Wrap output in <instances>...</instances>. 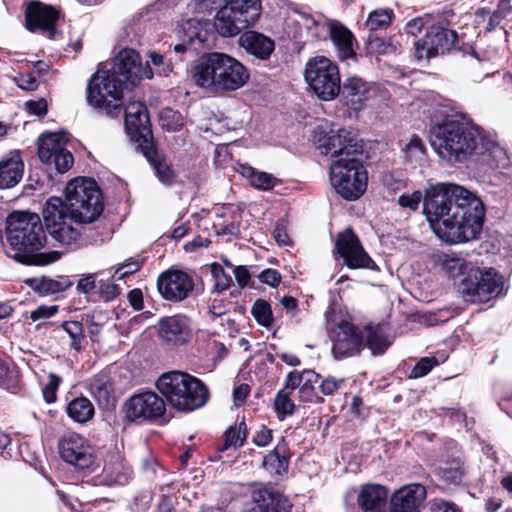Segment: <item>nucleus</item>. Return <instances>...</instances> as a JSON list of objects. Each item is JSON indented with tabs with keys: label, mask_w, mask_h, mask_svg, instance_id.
I'll use <instances>...</instances> for the list:
<instances>
[{
	"label": "nucleus",
	"mask_w": 512,
	"mask_h": 512,
	"mask_svg": "<svg viewBox=\"0 0 512 512\" xmlns=\"http://www.w3.org/2000/svg\"><path fill=\"white\" fill-rule=\"evenodd\" d=\"M502 276L493 268L474 266L458 284V291L466 302L485 303L498 296L503 288Z\"/></svg>",
	"instance_id": "obj_12"
},
{
	"label": "nucleus",
	"mask_w": 512,
	"mask_h": 512,
	"mask_svg": "<svg viewBox=\"0 0 512 512\" xmlns=\"http://www.w3.org/2000/svg\"><path fill=\"white\" fill-rule=\"evenodd\" d=\"M253 502L251 512H290L288 500L268 490L255 491Z\"/></svg>",
	"instance_id": "obj_33"
},
{
	"label": "nucleus",
	"mask_w": 512,
	"mask_h": 512,
	"mask_svg": "<svg viewBox=\"0 0 512 512\" xmlns=\"http://www.w3.org/2000/svg\"><path fill=\"white\" fill-rule=\"evenodd\" d=\"M7 255L25 265L44 266L61 258L59 251H42L46 235L40 217L30 212H13L7 219Z\"/></svg>",
	"instance_id": "obj_4"
},
{
	"label": "nucleus",
	"mask_w": 512,
	"mask_h": 512,
	"mask_svg": "<svg viewBox=\"0 0 512 512\" xmlns=\"http://www.w3.org/2000/svg\"><path fill=\"white\" fill-rule=\"evenodd\" d=\"M182 31L185 35L184 41L194 43L195 40L199 42L206 41V30L203 28V23L199 19L191 18L182 24Z\"/></svg>",
	"instance_id": "obj_43"
},
{
	"label": "nucleus",
	"mask_w": 512,
	"mask_h": 512,
	"mask_svg": "<svg viewBox=\"0 0 512 512\" xmlns=\"http://www.w3.org/2000/svg\"><path fill=\"white\" fill-rule=\"evenodd\" d=\"M287 385L291 390L298 388L299 400L304 403H322L323 398L318 394L320 375L312 370L291 371L287 375Z\"/></svg>",
	"instance_id": "obj_23"
},
{
	"label": "nucleus",
	"mask_w": 512,
	"mask_h": 512,
	"mask_svg": "<svg viewBox=\"0 0 512 512\" xmlns=\"http://www.w3.org/2000/svg\"><path fill=\"white\" fill-rule=\"evenodd\" d=\"M426 489L420 484H410L397 490L391 497L388 512H420Z\"/></svg>",
	"instance_id": "obj_24"
},
{
	"label": "nucleus",
	"mask_w": 512,
	"mask_h": 512,
	"mask_svg": "<svg viewBox=\"0 0 512 512\" xmlns=\"http://www.w3.org/2000/svg\"><path fill=\"white\" fill-rule=\"evenodd\" d=\"M95 289V276L90 274L81 278L77 283V290L81 293L88 294Z\"/></svg>",
	"instance_id": "obj_64"
},
{
	"label": "nucleus",
	"mask_w": 512,
	"mask_h": 512,
	"mask_svg": "<svg viewBox=\"0 0 512 512\" xmlns=\"http://www.w3.org/2000/svg\"><path fill=\"white\" fill-rule=\"evenodd\" d=\"M437 474L448 484H457L462 479V470L458 462L444 463L437 468Z\"/></svg>",
	"instance_id": "obj_46"
},
{
	"label": "nucleus",
	"mask_w": 512,
	"mask_h": 512,
	"mask_svg": "<svg viewBox=\"0 0 512 512\" xmlns=\"http://www.w3.org/2000/svg\"><path fill=\"white\" fill-rule=\"evenodd\" d=\"M430 143L435 153L448 163L464 162L472 156H487L505 164L506 152L474 124L447 117L431 128Z\"/></svg>",
	"instance_id": "obj_2"
},
{
	"label": "nucleus",
	"mask_w": 512,
	"mask_h": 512,
	"mask_svg": "<svg viewBox=\"0 0 512 512\" xmlns=\"http://www.w3.org/2000/svg\"><path fill=\"white\" fill-rule=\"evenodd\" d=\"M456 38L455 31L432 25L427 29L425 36L415 42L414 56L417 60H429L449 51L454 46Z\"/></svg>",
	"instance_id": "obj_16"
},
{
	"label": "nucleus",
	"mask_w": 512,
	"mask_h": 512,
	"mask_svg": "<svg viewBox=\"0 0 512 512\" xmlns=\"http://www.w3.org/2000/svg\"><path fill=\"white\" fill-rule=\"evenodd\" d=\"M319 16H313L306 12L302 11H294L289 18V21L294 23L299 27V30L296 32L295 37L309 39V36L315 29V26L319 22Z\"/></svg>",
	"instance_id": "obj_39"
},
{
	"label": "nucleus",
	"mask_w": 512,
	"mask_h": 512,
	"mask_svg": "<svg viewBox=\"0 0 512 512\" xmlns=\"http://www.w3.org/2000/svg\"><path fill=\"white\" fill-rule=\"evenodd\" d=\"M304 78L313 93L322 101L335 99L341 91L339 68L325 56L308 60Z\"/></svg>",
	"instance_id": "obj_11"
},
{
	"label": "nucleus",
	"mask_w": 512,
	"mask_h": 512,
	"mask_svg": "<svg viewBox=\"0 0 512 512\" xmlns=\"http://www.w3.org/2000/svg\"><path fill=\"white\" fill-rule=\"evenodd\" d=\"M364 346H367L373 355L383 354L390 346L380 326H367L363 329Z\"/></svg>",
	"instance_id": "obj_35"
},
{
	"label": "nucleus",
	"mask_w": 512,
	"mask_h": 512,
	"mask_svg": "<svg viewBox=\"0 0 512 512\" xmlns=\"http://www.w3.org/2000/svg\"><path fill=\"white\" fill-rule=\"evenodd\" d=\"M345 104L354 111H360L371 97L372 86L359 77H350L341 86Z\"/></svg>",
	"instance_id": "obj_26"
},
{
	"label": "nucleus",
	"mask_w": 512,
	"mask_h": 512,
	"mask_svg": "<svg viewBox=\"0 0 512 512\" xmlns=\"http://www.w3.org/2000/svg\"><path fill=\"white\" fill-rule=\"evenodd\" d=\"M159 335L174 345L186 343L190 336L186 319L181 316L162 318L159 321Z\"/></svg>",
	"instance_id": "obj_28"
},
{
	"label": "nucleus",
	"mask_w": 512,
	"mask_h": 512,
	"mask_svg": "<svg viewBox=\"0 0 512 512\" xmlns=\"http://www.w3.org/2000/svg\"><path fill=\"white\" fill-rule=\"evenodd\" d=\"M258 278L262 283L271 287H277L282 279L281 274L277 270L270 268L263 270Z\"/></svg>",
	"instance_id": "obj_60"
},
{
	"label": "nucleus",
	"mask_w": 512,
	"mask_h": 512,
	"mask_svg": "<svg viewBox=\"0 0 512 512\" xmlns=\"http://www.w3.org/2000/svg\"><path fill=\"white\" fill-rule=\"evenodd\" d=\"M24 172V164L19 152H11L0 161V189H8L17 185Z\"/></svg>",
	"instance_id": "obj_29"
},
{
	"label": "nucleus",
	"mask_w": 512,
	"mask_h": 512,
	"mask_svg": "<svg viewBox=\"0 0 512 512\" xmlns=\"http://www.w3.org/2000/svg\"><path fill=\"white\" fill-rule=\"evenodd\" d=\"M61 458L78 469H87L93 465L94 450L89 442L81 435L68 433L58 445Z\"/></svg>",
	"instance_id": "obj_21"
},
{
	"label": "nucleus",
	"mask_w": 512,
	"mask_h": 512,
	"mask_svg": "<svg viewBox=\"0 0 512 512\" xmlns=\"http://www.w3.org/2000/svg\"><path fill=\"white\" fill-rule=\"evenodd\" d=\"M493 13L486 8H480L475 12V23L479 27H483L485 31H492L498 24L490 23Z\"/></svg>",
	"instance_id": "obj_55"
},
{
	"label": "nucleus",
	"mask_w": 512,
	"mask_h": 512,
	"mask_svg": "<svg viewBox=\"0 0 512 512\" xmlns=\"http://www.w3.org/2000/svg\"><path fill=\"white\" fill-rule=\"evenodd\" d=\"M247 437V426L245 422L239 423L237 427H230L225 433V442L220 448V452H224L231 447L237 448L242 446Z\"/></svg>",
	"instance_id": "obj_42"
},
{
	"label": "nucleus",
	"mask_w": 512,
	"mask_h": 512,
	"mask_svg": "<svg viewBox=\"0 0 512 512\" xmlns=\"http://www.w3.org/2000/svg\"><path fill=\"white\" fill-rule=\"evenodd\" d=\"M330 331L333 341L332 353L337 359L356 355L364 347L363 330L348 319L336 321Z\"/></svg>",
	"instance_id": "obj_14"
},
{
	"label": "nucleus",
	"mask_w": 512,
	"mask_h": 512,
	"mask_svg": "<svg viewBox=\"0 0 512 512\" xmlns=\"http://www.w3.org/2000/svg\"><path fill=\"white\" fill-rule=\"evenodd\" d=\"M131 476V467L118 452H113L104 465L101 482L107 486L125 485Z\"/></svg>",
	"instance_id": "obj_27"
},
{
	"label": "nucleus",
	"mask_w": 512,
	"mask_h": 512,
	"mask_svg": "<svg viewBox=\"0 0 512 512\" xmlns=\"http://www.w3.org/2000/svg\"><path fill=\"white\" fill-rule=\"evenodd\" d=\"M65 135L49 133L38 141V156L43 163L53 164L55 169L64 173L73 165V155L65 148Z\"/></svg>",
	"instance_id": "obj_19"
},
{
	"label": "nucleus",
	"mask_w": 512,
	"mask_h": 512,
	"mask_svg": "<svg viewBox=\"0 0 512 512\" xmlns=\"http://www.w3.org/2000/svg\"><path fill=\"white\" fill-rule=\"evenodd\" d=\"M160 295L169 301H182L193 291L192 278L183 271L169 270L163 272L157 281Z\"/></svg>",
	"instance_id": "obj_22"
},
{
	"label": "nucleus",
	"mask_w": 512,
	"mask_h": 512,
	"mask_svg": "<svg viewBox=\"0 0 512 512\" xmlns=\"http://www.w3.org/2000/svg\"><path fill=\"white\" fill-rule=\"evenodd\" d=\"M335 250L350 269H375L376 264L365 251L358 236L351 228L337 234Z\"/></svg>",
	"instance_id": "obj_15"
},
{
	"label": "nucleus",
	"mask_w": 512,
	"mask_h": 512,
	"mask_svg": "<svg viewBox=\"0 0 512 512\" xmlns=\"http://www.w3.org/2000/svg\"><path fill=\"white\" fill-rule=\"evenodd\" d=\"M57 311H58V306H56V305H51V306L41 305L31 312L30 318L33 321L48 319V318L54 316L57 313Z\"/></svg>",
	"instance_id": "obj_59"
},
{
	"label": "nucleus",
	"mask_w": 512,
	"mask_h": 512,
	"mask_svg": "<svg viewBox=\"0 0 512 512\" xmlns=\"http://www.w3.org/2000/svg\"><path fill=\"white\" fill-rule=\"evenodd\" d=\"M224 5L214 17V27L223 37H234L243 30L253 27L262 13L261 0H191L193 10L204 12L214 5Z\"/></svg>",
	"instance_id": "obj_6"
},
{
	"label": "nucleus",
	"mask_w": 512,
	"mask_h": 512,
	"mask_svg": "<svg viewBox=\"0 0 512 512\" xmlns=\"http://www.w3.org/2000/svg\"><path fill=\"white\" fill-rule=\"evenodd\" d=\"M208 348L215 362L222 360L228 353L226 346L215 339L208 343Z\"/></svg>",
	"instance_id": "obj_62"
},
{
	"label": "nucleus",
	"mask_w": 512,
	"mask_h": 512,
	"mask_svg": "<svg viewBox=\"0 0 512 512\" xmlns=\"http://www.w3.org/2000/svg\"><path fill=\"white\" fill-rule=\"evenodd\" d=\"M62 328L71 339L70 347L77 351L80 350L84 338L83 325L78 321H65L62 323Z\"/></svg>",
	"instance_id": "obj_48"
},
{
	"label": "nucleus",
	"mask_w": 512,
	"mask_h": 512,
	"mask_svg": "<svg viewBox=\"0 0 512 512\" xmlns=\"http://www.w3.org/2000/svg\"><path fill=\"white\" fill-rule=\"evenodd\" d=\"M211 272L215 280L214 290L221 292L227 290L230 287L232 282L231 277L225 273L221 265L214 263L212 265Z\"/></svg>",
	"instance_id": "obj_50"
},
{
	"label": "nucleus",
	"mask_w": 512,
	"mask_h": 512,
	"mask_svg": "<svg viewBox=\"0 0 512 512\" xmlns=\"http://www.w3.org/2000/svg\"><path fill=\"white\" fill-rule=\"evenodd\" d=\"M68 416L78 423H86L94 415V406L89 399L78 397L73 399L67 406Z\"/></svg>",
	"instance_id": "obj_37"
},
{
	"label": "nucleus",
	"mask_w": 512,
	"mask_h": 512,
	"mask_svg": "<svg viewBox=\"0 0 512 512\" xmlns=\"http://www.w3.org/2000/svg\"><path fill=\"white\" fill-rule=\"evenodd\" d=\"M124 80L109 70L98 69L87 88L88 103L110 116L121 113Z\"/></svg>",
	"instance_id": "obj_10"
},
{
	"label": "nucleus",
	"mask_w": 512,
	"mask_h": 512,
	"mask_svg": "<svg viewBox=\"0 0 512 512\" xmlns=\"http://www.w3.org/2000/svg\"><path fill=\"white\" fill-rule=\"evenodd\" d=\"M490 23L500 24L503 19L512 13V0H500L497 9L494 10Z\"/></svg>",
	"instance_id": "obj_54"
},
{
	"label": "nucleus",
	"mask_w": 512,
	"mask_h": 512,
	"mask_svg": "<svg viewBox=\"0 0 512 512\" xmlns=\"http://www.w3.org/2000/svg\"><path fill=\"white\" fill-rule=\"evenodd\" d=\"M285 453V445L278 444L270 453L264 457V468L271 474L281 475L285 473L289 464Z\"/></svg>",
	"instance_id": "obj_36"
},
{
	"label": "nucleus",
	"mask_w": 512,
	"mask_h": 512,
	"mask_svg": "<svg viewBox=\"0 0 512 512\" xmlns=\"http://www.w3.org/2000/svg\"><path fill=\"white\" fill-rule=\"evenodd\" d=\"M64 205L76 219L93 222L103 210L101 192L95 180L75 178L68 182Z\"/></svg>",
	"instance_id": "obj_9"
},
{
	"label": "nucleus",
	"mask_w": 512,
	"mask_h": 512,
	"mask_svg": "<svg viewBox=\"0 0 512 512\" xmlns=\"http://www.w3.org/2000/svg\"><path fill=\"white\" fill-rule=\"evenodd\" d=\"M166 404L158 394L143 391L131 396L125 403V415L130 421L154 420L164 415Z\"/></svg>",
	"instance_id": "obj_18"
},
{
	"label": "nucleus",
	"mask_w": 512,
	"mask_h": 512,
	"mask_svg": "<svg viewBox=\"0 0 512 512\" xmlns=\"http://www.w3.org/2000/svg\"><path fill=\"white\" fill-rule=\"evenodd\" d=\"M125 128L131 139L138 144L143 154L150 158L154 152L152 131L146 106L139 101H130L125 109Z\"/></svg>",
	"instance_id": "obj_13"
},
{
	"label": "nucleus",
	"mask_w": 512,
	"mask_h": 512,
	"mask_svg": "<svg viewBox=\"0 0 512 512\" xmlns=\"http://www.w3.org/2000/svg\"><path fill=\"white\" fill-rule=\"evenodd\" d=\"M26 283L31 289L42 296L63 292L72 285L69 279L62 276L58 277L57 279L44 276L40 278H31L28 279Z\"/></svg>",
	"instance_id": "obj_34"
},
{
	"label": "nucleus",
	"mask_w": 512,
	"mask_h": 512,
	"mask_svg": "<svg viewBox=\"0 0 512 512\" xmlns=\"http://www.w3.org/2000/svg\"><path fill=\"white\" fill-rule=\"evenodd\" d=\"M45 227L50 236L62 246L76 249L80 245L82 232L88 221L76 219L65 209L60 197H50L42 210Z\"/></svg>",
	"instance_id": "obj_8"
},
{
	"label": "nucleus",
	"mask_w": 512,
	"mask_h": 512,
	"mask_svg": "<svg viewBox=\"0 0 512 512\" xmlns=\"http://www.w3.org/2000/svg\"><path fill=\"white\" fill-rule=\"evenodd\" d=\"M239 45L255 57L266 60L274 51V42L256 31H247L239 37Z\"/></svg>",
	"instance_id": "obj_30"
},
{
	"label": "nucleus",
	"mask_w": 512,
	"mask_h": 512,
	"mask_svg": "<svg viewBox=\"0 0 512 512\" xmlns=\"http://www.w3.org/2000/svg\"><path fill=\"white\" fill-rule=\"evenodd\" d=\"M328 37L337 48L339 58L344 60L354 56L352 33L339 22L319 16V22L309 39L324 40Z\"/></svg>",
	"instance_id": "obj_20"
},
{
	"label": "nucleus",
	"mask_w": 512,
	"mask_h": 512,
	"mask_svg": "<svg viewBox=\"0 0 512 512\" xmlns=\"http://www.w3.org/2000/svg\"><path fill=\"white\" fill-rule=\"evenodd\" d=\"M90 392L99 402H108L111 387L107 377L105 375H99L93 378L90 383Z\"/></svg>",
	"instance_id": "obj_47"
},
{
	"label": "nucleus",
	"mask_w": 512,
	"mask_h": 512,
	"mask_svg": "<svg viewBox=\"0 0 512 512\" xmlns=\"http://www.w3.org/2000/svg\"><path fill=\"white\" fill-rule=\"evenodd\" d=\"M400 154L403 163L414 169L423 166L427 160L426 146L415 134L401 142Z\"/></svg>",
	"instance_id": "obj_32"
},
{
	"label": "nucleus",
	"mask_w": 512,
	"mask_h": 512,
	"mask_svg": "<svg viewBox=\"0 0 512 512\" xmlns=\"http://www.w3.org/2000/svg\"><path fill=\"white\" fill-rule=\"evenodd\" d=\"M367 50L371 54L383 55L395 53L396 47L392 43L385 41L383 38L370 36L367 43Z\"/></svg>",
	"instance_id": "obj_49"
},
{
	"label": "nucleus",
	"mask_w": 512,
	"mask_h": 512,
	"mask_svg": "<svg viewBox=\"0 0 512 512\" xmlns=\"http://www.w3.org/2000/svg\"><path fill=\"white\" fill-rule=\"evenodd\" d=\"M156 388L168 404L180 412L197 410L209 399V390L202 380L178 370L160 375Z\"/></svg>",
	"instance_id": "obj_7"
},
{
	"label": "nucleus",
	"mask_w": 512,
	"mask_h": 512,
	"mask_svg": "<svg viewBox=\"0 0 512 512\" xmlns=\"http://www.w3.org/2000/svg\"><path fill=\"white\" fill-rule=\"evenodd\" d=\"M442 264L446 272L452 277H465L475 266L466 258L456 254L445 255Z\"/></svg>",
	"instance_id": "obj_40"
},
{
	"label": "nucleus",
	"mask_w": 512,
	"mask_h": 512,
	"mask_svg": "<svg viewBox=\"0 0 512 512\" xmlns=\"http://www.w3.org/2000/svg\"><path fill=\"white\" fill-rule=\"evenodd\" d=\"M345 380L343 378H335L328 376L323 380H319L318 388L325 396H331L343 387Z\"/></svg>",
	"instance_id": "obj_52"
},
{
	"label": "nucleus",
	"mask_w": 512,
	"mask_h": 512,
	"mask_svg": "<svg viewBox=\"0 0 512 512\" xmlns=\"http://www.w3.org/2000/svg\"><path fill=\"white\" fill-rule=\"evenodd\" d=\"M273 439V431L266 426H261L253 435L252 441L258 447H266Z\"/></svg>",
	"instance_id": "obj_58"
},
{
	"label": "nucleus",
	"mask_w": 512,
	"mask_h": 512,
	"mask_svg": "<svg viewBox=\"0 0 512 512\" xmlns=\"http://www.w3.org/2000/svg\"><path fill=\"white\" fill-rule=\"evenodd\" d=\"M241 173L249 178L251 186L258 190H271L279 183V180L272 174L256 171L249 166L243 167Z\"/></svg>",
	"instance_id": "obj_38"
},
{
	"label": "nucleus",
	"mask_w": 512,
	"mask_h": 512,
	"mask_svg": "<svg viewBox=\"0 0 512 512\" xmlns=\"http://www.w3.org/2000/svg\"><path fill=\"white\" fill-rule=\"evenodd\" d=\"M109 71L123 79L126 85L131 86L137 85L143 78L153 77V71L149 65L143 66L139 53L131 48L122 49L116 55Z\"/></svg>",
	"instance_id": "obj_17"
},
{
	"label": "nucleus",
	"mask_w": 512,
	"mask_h": 512,
	"mask_svg": "<svg viewBox=\"0 0 512 512\" xmlns=\"http://www.w3.org/2000/svg\"><path fill=\"white\" fill-rule=\"evenodd\" d=\"M394 18V12L390 8H379L369 13L365 27L369 31H377L388 28Z\"/></svg>",
	"instance_id": "obj_41"
},
{
	"label": "nucleus",
	"mask_w": 512,
	"mask_h": 512,
	"mask_svg": "<svg viewBox=\"0 0 512 512\" xmlns=\"http://www.w3.org/2000/svg\"><path fill=\"white\" fill-rule=\"evenodd\" d=\"M429 20V17L414 18L406 24L405 30L408 34L416 36L427 26Z\"/></svg>",
	"instance_id": "obj_61"
},
{
	"label": "nucleus",
	"mask_w": 512,
	"mask_h": 512,
	"mask_svg": "<svg viewBox=\"0 0 512 512\" xmlns=\"http://www.w3.org/2000/svg\"><path fill=\"white\" fill-rule=\"evenodd\" d=\"M60 384V378L55 374L49 375V381L44 386L42 393L47 403H52L56 399V390Z\"/></svg>",
	"instance_id": "obj_57"
},
{
	"label": "nucleus",
	"mask_w": 512,
	"mask_h": 512,
	"mask_svg": "<svg viewBox=\"0 0 512 512\" xmlns=\"http://www.w3.org/2000/svg\"><path fill=\"white\" fill-rule=\"evenodd\" d=\"M438 365V361L435 357H423L413 367L410 372L411 378H420L427 375L431 369Z\"/></svg>",
	"instance_id": "obj_51"
},
{
	"label": "nucleus",
	"mask_w": 512,
	"mask_h": 512,
	"mask_svg": "<svg viewBox=\"0 0 512 512\" xmlns=\"http://www.w3.org/2000/svg\"><path fill=\"white\" fill-rule=\"evenodd\" d=\"M423 199V213L435 235L447 243H465L482 230L485 208L480 197L454 183L429 185L424 191L401 195L398 204L412 211Z\"/></svg>",
	"instance_id": "obj_1"
},
{
	"label": "nucleus",
	"mask_w": 512,
	"mask_h": 512,
	"mask_svg": "<svg viewBox=\"0 0 512 512\" xmlns=\"http://www.w3.org/2000/svg\"><path fill=\"white\" fill-rule=\"evenodd\" d=\"M252 315L255 320L264 327H269L273 322L271 306L265 300L259 299L253 304Z\"/></svg>",
	"instance_id": "obj_45"
},
{
	"label": "nucleus",
	"mask_w": 512,
	"mask_h": 512,
	"mask_svg": "<svg viewBox=\"0 0 512 512\" xmlns=\"http://www.w3.org/2000/svg\"><path fill=\"white\" fill-rule=\"evenodd\" d=\"M25 106L30 114L36 116H43L47 113V102L42 98L37 101H28Z\"/></svg>",
	"instance_id": "obj_63"
},
{
	"label": "nucleus",
	"mask_w": 512,
	"mask_h": 512,
	"mask_svg": "<svg viewBox=\"0 0 512 512\" xmlns=\"http://www.w3.org/2000/svg\"><path fill=\"white\" fill-rule=\"evenodd\" d=\"M57 18L58 13L55 9L39 1L30 2L26 8V27L32 32L41 29L48 31L52 35Z\"/></svg>",
	"instance_id": "obj_25"
},
{
	"label": "nucleus",
	"mask_w": 512,
	"mask_h": 512,
	"mask_svg": "<svg viewBox=\"0 0 512 512\" xmlns=\"http://www.w3.org/2000/svg\"><path fill=\"white\" fill-rule=\"evenodd\" d=\"M249 77L248 69L239 60L221 52L201 56L192 69L195 84L217 94L234 92L242 88Z\"/></svg>",
	"instance_id": "obj_5"
},
{
	"label": "nucleus",
	"mask_w": 512,
	"mask_h": 512,
	"mask_svg": "<svg viewBox=\"0 0 512 512\" xmlns=\"http://www.w3.org/2000/svg\"><path fill=\"white\" fill-rule=\"evenodd\" d=\"M292 392L293 390L288 388L286 383L285 387L277 393L274 406L279 416L284 417L293 413L295 405L291 399Z\"/></svg>",
	"instance_id": "obj_44"
},
{
	"label": "nucleus",
	"mask_w": 512,
	"mask_h": 512,
	"mask_svg": "<svg viewBox=\"0 0 512 512\" xmlns=\"http://www.w3.org/2000/svg\"><path fill=\"white\" fill-rule=\"evenodd\" d=\"M387 497L388 491L384 486L367 484L361 487L357 501L363 512H382Z\"/></svg>",
	"instance_id": "obj_31"
},
{
	"label": "nucleus",
	"mask_w": 512,
	"mask_h": 512,
	"mask_svg": "<svg viewBox=\"0 0 512 512\" xmlns=\"http://www.w3.org/2000/svg\"><path fill=\"white\" fill-rule=\"evenodd\" d=\"M320 148L333 158L329 180L336 193L348 201L359 199L367 189L368 175L361 159L362 145L355 135L347 129L332 130Z\"/></svg>",
	"instance_id": "obj_3"
},
{
	"label": "nucleus",
	"mask_w": 512,
	"mask_h": 512,
	"mask_svg": "<svg viewBox=\"0 0 512 512\" xmlns=\"http://www.w3.org/2000/svg\"><path fill=\"white\" fill-rule=\"evenodd\" d=\"M141 267V264L137 260L129 259L114 272L113 277L117 280H121L128 275H132L137 272Z\"/></svg>",
	"instance_id": "obj_56"
},
{
	"label": "nucleus",
	"mask_w": 512,
	"mask_h": 512,
	"mask_svg": "<svg viewBox=\"0 0 512 512\" xmlns=\"http://www.w3.org/2000/svg\"><path fill=\"white\" fill-rule=\"evenodd\" d=\"M156 175L161 183L164 185H172L176 180L174 171L163 162H159L154 166Z\"/></svg>",
	"instance_id": "obj_53"
}]
</instances>
